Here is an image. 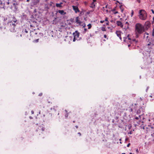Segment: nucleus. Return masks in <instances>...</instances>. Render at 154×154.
<instances>
[{"label": "nucleus", "mask_w": 154, "mask_h": 154, "mask_svg": "<svg viewBox=\"0 0 154 154\" xmlns=\"http://www.w3.org/2000/svg\"><path fill=\"white\" fill-rule=\"evenodd\" d=\"M121 140V139H119V141H120V143H121V142L120 141Z\"/></svg>", "instance_id": "obj_53"}, {"label": "nucleus", "mask_w": 154, "mask_h": 154, "mask_svg": "<svg viewBox=\"0 0 154 154\" xmlns=\"http://www.w3.org/2000/svg\"><path fill=\"white\" fill-rule=\"evenodd\" d=\"M135 33V38H138L139 37V35L140 34H139L138 33Z\"/></svg>", "instance_id": "obj_23"}, {"label": "nucleus", "mask_w": 154, "mask_h": 154, "mask_svg": "<svg viewBox=\"0 0 154 154\" xmlns=\"http://www.w3.org/2000/svg\"><path fill=\"white\" fill-rule=\"evenodd\" d=\"M116 34L117 36L119 38L120 40L122 39V38L121 37V32L119 31H117L116 32Z\"/></svg>", "instance_id": "obj_16"}, {"label": "nucleus", "mask_w": 154, "mask_h": 154, "mask_svg": "<svg viewBox=\"0 0 154 154\" xmlns=\"http://www.w3.org/2000/svg\"><path fill=\"white\" fill-rule=\"evenodd\" d=\"M95 4L94 3V2H93L91 5L90 8H95Z\"/></svg>", "instance_id": "obj_19"}, {"label": "nucleus", "mask_w": 154, "mask_h": 154, "mask_svg": "<svg viewBox=\"0 0 154 154\" xmlns=\"http://www.w3.org/2000/svg\"><path fill=\"white\" fill-rule=\"evenodd\" d=\"M83 26V27L84 28L86 26V24L85 23H84L83 25H82Z\"/></svg>", "instance_id": "obj_32"}, {"label": "nucleus", "mask_w": 154, "mask_h": 154, "mask_svg": "<svg viewBox=\"0 0 154 154\" xmlns=\"http://www.w3.org/2000/svg\"><path fill=\"white\" fill-rule=\"evenodd\" d=\"M151 48H146L145 50H142L141 52L144 56L143 58L144 59L143 65L141 67L142 69H146L149 67V64L152 62V57H150V52Z\"/></svg>", "instance_id": "obj_1"}, {"label": "nucleus", "mask_w": 154, "mask_h": 154, "mask_svg": "<svg viewBox=\"0 0 154 154\" xmlns=\"http://www.w3.org/2000/svg\"><path fill=\"white\" fill-rule=\"evenodd\" d=\"M88 29H90V28H91V24L90 23H89V24L88 25Z\"/></svg>", "instance_id": "obj_26"}, {"label": "nucleus", "mask_w": 154, "mask_h": 154, "mask_svg": "<svg viewBox=\"0 0 154 154\" xmlns=\"http://www.w3.org/2000/svg\"><path fill=\"white\" fill-rule=\"evenodd\" d=\"M105 7H103V10H105Z\"/></svg>", "instance_id": "obj_54"}, {"label": "nucleus", "mask_w": 154, "mask_h": 154, "mask_svg": "<svg viewBox=\"0 0 154 154\" xmlns=\"http://www.w3.org/2000/svg\"><path fill=\"white\" fill-rule=\"evenodd\" d=\"M104 37L105 38H106V35H104Z\"/></svg>", "instance_id": "obj_49"}, {"label": "nucleus", "mask_w": 154, "mask_h": 154, "mask_svg": "<svg viewBox=\"0 0 154 154\" xmlns=\"http://www.w3.org/2000/svg\"><path fill=\"white\" fill-rule=\"evenodd\" d=\"M132 133V131H130L129 132H128V134H131Z\"/></svg>", "instance_id": "obj_30"}, {"label": "nucleus", "mask_w": 154, "mask_h": 154, "mask_svg": "<svg viewBox=\"0 0 154 154\" xmlns=\"http://www.w3.org/2000/svg\"><path fill=\"white\" fill-rule=\"evenodd\" d=\"M72 7L73 10L76 13L80 12V10H79L78 7L77 6L72 5Z\"/></svg>", "instance_id": "obj_11"}, {"label": "nucleus", "mask_w": 154, "mask_h": 154, "mask_svg": "<svg viewBox=\"0 0 154 154\" xmlns=\"http://www.w3.org/2000/svg\"><path fill=\"white\" fill-rule=\"evenodd\" d=\"M148 35L149 33L147 32H146L144 34L143 38H145L146 41L148 40V41H149V39H148Z\"/></svg>", "instance_id": "obj_14"}, {"label": "nucleus", "mask_w": 154, "mask_h": 154, "mask_svg": "<svg viewBox=\"0 0 154 154\" xmlns=\"http://www.w3.org/2000/svg\"><path fill=\"white\" fill-rule=\"evenodd\" d=\"M129 35H128L127 37H124L123 38V40L124 42H125L126 40L128 39V40H129V42H130L131 44L134 43L135 44H136L138 42V41L136 40L135 39H131V38H129Z\"/></svg>", "instance_id": "obj_7"}, {"label": "nucleus", "mask_w": 154, "mask_h": 154, "mask_svg": "<svg viewBox=\"0 0 154 154\" xmlns=\"http://www.w3.org/2000/svg\"><path fill=\"white\" fill-rule=\"evenodd\" d=\"M21 20L20 21L21 22H22L24 20H26L28 19V17L24 13H23L20 16Z\"/></svg>", "instance_id": "obj_8"}, {"label": "nucleus", "mask_w": 154, "mask_h": 154, "mask_svg": "<svg viewBox=\"0 0 154 154\" xmlns=\"http://www.w3.org/2000/svg\"><path fill=\"white\" fill-rule=\"evenodd\" d=\"M125 24H128V26H126L125 27V30H127L128 29V25L129 24V23H128V22H127L125 23Z\"/></svg>", "instance_id": "obj_25"}, {"label": "nucleus", "mask_w": 154, "mask_h": 154, "mask_svg": "<svg viewBox=\"0 0 154 154\" xmlns=\"http://www.w3.org/2000/svg\"><path fill=\"white\" fill-rule=\"evenodd\" d=\"M18 23V21L14 17H12L11 21L7 23V25L10 28L11 32H14L16 31V29H17V25Z\"/></svg>", "instance_id": "obj_2"}, {"label": "nucleus", "mask_w": 154, "mask_h": 154, "mask_svg": "<svg viewBox=\"0 0 154 154\" xmlns=\"http://www.w3.org/2000/svg\"><path fill=\"white\" fill-rule=\"evenodd\" d=\"M131 45L130 44H128V47H130Z\"/></svg>", "instance_id": "obj_58"}, {"label": "nucleus", "mask_w": 154, "mask_h": 154, "mask_svg": "<svg viewBox=\"0 0 154 154\" xmlns=\"http://www.w3.org/2000/svg\"><path fill=\"white\" fill-rule=\"evenodd\" d=\"M73 34L75 37L78 38L79 35L80 33L77 31H76L75 32L73 33Z\"/></svg>", "instance_id": "obj_15"}, {"label": "nucleus", "mask_w": 154, "mask_h": 154, "mask_svg": "<svg viewBox=\"0 0 154 154\" xmlns=\"http://www.w3.org/2000/svg\"><path fill=\"white\" fill-rule=\"evenodd\" d=\"M13 2H12V4L13 5V6L14 7V11H17L18 10V6L19 4V3L17 2H16L15 1V0H13Z\"/></svg>", "instance_id": "obj_9"}, {"label": "nucleus", "mask_w": 154, "mask_h": 154, "mask_svg": "<svg viewBox=\"0 0 154 154\" xmlns=\"http://www.w3.org/2000/svg\"><path fill=\"white\" fill-rule=\"evenodd\" d=\"M42 95V93H40L39 94V96H41Z\"/></svg>", "instance_id": "obj_37"}, {"label": "nucleus", "mask_w": 154, "mask_h": 154, "mask_svg": "<svg viewBox=\"0 0 154 154\" xmlns=\"http://www.w3.org/2000/svg\"><path fill=\"white\" fill-rule=\"evenodd\" d=\"M87 30V29L85 28L84 29V30L82 32V33L83 34H85Z\"/></svg>", "instance_id": "obj_24"}, {"label": "nucleus", "mask_w": 154, "mask_h": 154, "mask_svg": "<svg viewBox=\"0 0 154 154\" xmlns=\"http://www.w3.org/2000/svg\"><path fill=\"white\" fill-rule=\"evenodd\" d=\"M151 44V42H149V43L147 45H148V46H149V45H150Z\"/></svg>", "instance_id": "obj_42"}, {"label": "nucleus", "mask_w": 154, "mask_h": 154, "mask_svg": "<svg viewBox=\"0 0 154 154\" xmlns=\"http://www.w3.org/2000/svg\"><path fill=\"white\" fill-rule=\"evenodd\" d=\"M78 18L79 17H76V22L77 23H79L80 25L81 22L79 20Z\"/></svg>", "instance_id": "obj_20"}, {"label": "nucleus", "mask_w": 154, "mask_h": 154, "mask_svg": "<svg viewBox=\"0 0 154 154\" xmlns=\"http://www.w3.org/2000/svg\"><path fill=\"white\" fill-rule=\"evenodd\" d=\"M29 29H20V32H19V33L18 35H17V36L21 37L22 35H26V34L28 33Z\"/></svg>", "instance_id": "obj_6"}, {"label": "nucleus", "mask_w": 154, "mask_h": 154, "mask_svg": "<svg viewBox=\"0 0 154 154\" xmlns=\"http://www.w3.org/2000/svg\"><path fill=\"white\" fill-rule=\"evenodd\" d=\"M75 127L76 128H78V126L77 125H76L75 126Z\"/></svg>", "instance_id": "obj_55"}, {"label": "nucleus", "mask_w": 154, "mask_h": 154, "mask_svg": "<svg viewBox=\"0 0 154 154\" xmlns=\"http://www.w3.org/2000/svg\"><path fill=\"white\" fill-rule=\"evenodd\" d=\"M134 14V11L133 10H132L131 11V16H133V15Z\"/></svg>", "instance_id": "obj_31"}, {"label": "nucleus", "mask_w": 154, "mask_h": 154, "mask_svg": "<svg viewBox=\"0 0 154 154\" xmlns=\"http://www.w3.org/2000/svg\"><path fill=\"white\" fill-rule=\"evenodd\" d=\"M152 32H154V28L152 30Z\"/></svg>", "instance_id": "obj_61"}, {"label": "nucleus", "mask_w": 154, "mask_h": 154, "mask_svg": "<svg viewBox=\"0 0 154 154\" xmlns=\"http://www.w3.org/2000/svg\"><path fill=\"white\" fill-rule=\"evenodd\" d=\"M30 1V0H26V2H29V1Z\"/></svg>", "instance_id": "obj_59"}, {"label": "nucleus", "mask_w": 154, "mask_h": 154, "mask_svg": "<svg viewBox=\"0 0 154 154\" xmlns=\"http://www.w3.org/2000/svg\"><path fill=\"white\" fill-rule=\"evenodd\" d=\"M136 151L137 152H138V149H137L136 150Z\"/></svg>", "instance_id": "obj_60"}, {"label": "nucleus", "mask_w": 154, "mask_h": 154, "mask_svg": "<svg viewBox=\"0 0 154 154\" xmlns=\"http://www.w3.org/2000/svg\"><path fill=\"white\" fill-rule=\"evenodd\" d=\"M133 111V109L132 108H131L130 109V112H132Z\"/></svg>", "instance_id": "obj_40"}, {"label": "nucleus", "mask_w": 154, "mask_h": 154, "mask_svg": "<svg viewBox=\"0 0 154 154\" xmlns=\"http://www.w3.org/2000/svg\"><path fill=\"white\" fill-rule=\"evenodd\" d=\"M11 0H8L7 1L5 2H4V4H3V5H8L9 4H11L12 3Z\"/></svg>", "instance_id": "obj_18"}, {"label": "nucleus", "mask_w": 154, "mask_h": 154, "mask_svg": "<svg viewBox=\"0 0 154 154\" xmlns=\"http://www.w3.org/2000/svg\"><path fill=\"white\" fill-rule=\"evenodd\" d=\"M137 2L139 3H140V0H137Z\"/></svg>", "instance_id": "obj_43"}, {"label": "nucleus", "mask_w": 154, "mask_h": 154, "mask_svg": "<svg viewBox=\"0 0 154 154\" xmlns=\"http://www.w3.org/2000/svg\"><path fill=\"white\" fill-rule=\"evenodd\" d=\"M104 21H105L104 20H101L100 21V23H103Z\"/></svg>", "instance_id": "obj_35"}, {"label": "nucleus", "mask_w": 154, "mask_h": 154, "mask_svg": "<svg viewBox=\"0 0 154 154\" xmlns=\"http://www.w3.org/2000/svg\"><path fill=\"white\" fill-rule=\"evenodd\" d=\"M105 21H106V22H108V21H109L108 20V18L107 17H106L105 19V20H104Z\"/></svg>", "instance_id": "obj_34"}, {"label": "nucleus", "mask_w": 154, "mask_h": 154, "mask_svg": "<svg viewBox=\"0 0 154 154\" xmlns=\"http://www.w3.org/2000/svg\"><path fill=\"white\" fill-rule=\"evenodd\" d=\"M78 134H79L80 136H81V134L80 132L78 133Z\"/></svg>", "instance_id": "obj_38"}, {"label": "nucleus", "mask_w": 154, "mask_h": 154, "mask_svg": "<svg viewBox=\"0 0 154 154\" xmlns=\"http://www.w3.org/2000/svg\"><path fill=\"white\" fill-rule=\"evenodd\" d=\"M152 35L153 36H154V32H152Z\"/></svg>", "instance_id": "obj_52"}, {"label": "nucleus", "mask_w": 154, "mask_h": 154, "mask_svg": "<svg viewBox=\"0 0 154 154\" xmlns=\"http://www.w3.org/2000/svg\"><path fill=\"white\" fill-rule=\"evenodd\" d=\"M118 13V11H116V12H114V14H117V13Z\"/></svg>", "instance_id": "obj_44"}, {"label": "nucleus", "mask_w": 154, "mask_h": 154, "mask_svg": "<svg viewBox=\"0 0 154 154\" xmlns=\"http://www.w3.org/2000/svg\"><path fill=\"white\" fill-rule=\"evenodd\" d=\"M39 40V39H37L35 40V41L36 42H38V41Z\"/></svg>", "instance_id": "obj_47"}, {"label": "nucleus", "mask_w": 154, "mask_h": 154, "mask_svg": "<svg viewBox=\"0 0 154 154\" xmlns=\"http://www.w3.org/2000/svg\"><path fill=\"white\" fill-rule=\"evenodd\" d=\"M109 23V21L107 22L106 23V25H108Z\"/></svg>", "instance_id": "obj_39"}, {"label": "nucleus", "mask_w": 154, "mask_h": 154, "mask_svg": "<svg viewBox=\"0 0 154 154\" xmlns=\"http://www.w3.org/2000/svg\"><path fill=\"white\" fill-rule=\"evenodd\" d=\"M51 110H52V109H54L55 111H56L55 110V109L54 108H51V109H50Z\"/></svg>", "instance_id": "obj_46"}, {"label": "nucleus", "mask_w": 154, "mask_h": 154, "mask_svg": "<svg viewBox=\"0 0 154 154\" xmlns=\"http://www.w3.org/2000/svg\"><path fill=\"white\" fill-rule=\"evenodd\" d=\"M38 129V130H37V131L40 132L41 131H44L45 129V128L42 126H39Z\"/></svg>", "instance_id": "obj_12"}, {"label": "nucleus", "mask_w": 154, "mask_h": 154, "mask_svg": "<svg viewBox=\"0 0 154 154\" xmlns=\"http://www.w3.org/2000/svg\"><path fill=\"white\" fill-rule=\"evenodd\" d=\"M68 113H67L65 115V117L66 118H67L68 116Z\"/></svg>", "instance_id": "obj_29"}, {"label": "nucleus", "mask_w": 154, "mask_h": 154, "mask_svg": "<svg viewBox=\"0 0 154 154\" xmlns=\"http://www.w3.org/2000/svg\"><path fill=\"white\" fill-rule=\"evenodd\" d=\"M150 24V22L149 21H147L145 23L143 26L145 28L146 30H147L148 28L149 27Z\"/></svg>", "instance_id": "obj_10"}, {"label": "nucleus", "mask_w": 154, "mask_h": 154, "mask_svg": "<svg viewBox=\"0 0 154 154\" xmlns=\"http://www.w3.org/2000/svg\"><path fill=\"white\" fill-rule=\"evenodd\" d=\"M130 145H127V147H129V146Z\"/></svg>", "instance_id": "obj_62"}, {"label": "nucleus", "mask_w": 154, "mask_h": 154, "mask_svg": "<svg viewBox=\"0 0 154 154\" xmlns=\"http://www.w3.org/2000/svg\"><path fill=\"white\" fill-rule=\"evenodd\" d=\"M101 30L103 31H106V29L105 27H102L101 28Z\"/></svg>", "instance_id": "obj_27"}, {"label": "nucleus", "mask_w": 154, "mask_h": 154, "mask_svg": "<svg viewBox=\"0 0 154 154\" xmlns=\"http://www.w3.org/2000/svg\"><path fill=\"white\" fill-rule=\"evenodd\" d=\"M77 37H75L74 36V38L73 39V42H75V40H76V39H77Z\"/></svg>", "instance_id": "obj_28"}, {"label": "nucleus", "mask_w": 154, "mask_h": 154, "mask_svg": "<svg viewBox=\"0 0 154 154\" xmlns=\"http://www.w3.org/2000/svg\"><path fill=\"white\" fill-rule=\"evenodd\" d=\"M40 0H30V2L29 5L30 8H32L33 7L37 6L38 5Z\"/></svg>", "instance_id": "obj_5"}, {"label": "nucleus", "mask_w": 154, "mask_h": 154, "mask_svg": "<svg viewBox=\"0 0 154 154\" xmlns=\"http://www.w3.org/2000/svg\"><path fill=\"white\" fill-rule=\"evenodd\" d=\"M114 121H115V120H114V119H112V123H114Z\"/></svg>", "instance_id": "obj_50"}, {"label": "nucleus", "mask_w": 154, "mask_h": 154, "mask_svg": "<svg viewBox=\"0 0 154 154\" xmlns=\"http://www.w3.org/2000/svg\"><path fill=\"white\" fill-rule=\"evenodd\" d=\"M151 11H152V13L153 14H154V11L152 9V10H151Z\"/></svg>", "instance_id": "obj_41"}, {"label": "nucleus", "mask_w": 154, "mask_h": 154, "mask_svg": "<svg viewBox=\"0 0 154 154\" xmlns=\"http://www.w3.org/2000/svg\"><path fill=\"white\" fill-rule=\"evenodd\" d=\"M7 20V18H6L5 17L4 18V20L5 21V20Z\"/></svg>", "instance_id": "obj_45"}, {"label": "nucleus", "mask_w": 154, "mask_h": 154, "mask_svg": "<svg viewBox=\"0 0 154 154\" xmlns=\"http://www.w3.org/2000/svg\"><path fill=\"white\" fill-rule=\"evenodd\" d=\"M110 22H112H112H114V21L113 20H111L110 21Z\"/></svg>", "instance_id": "obj_48"}, {"label": "nucleus", "mask_w": 154, "mask_h": 154, "mask_svg": "<svg viewBox=\"0 0 154 154\" xmlns=\"http://www.w3.org/2000/svg\"><path fill=\"white\" fill-rule=\"evenodd\" d=\"M129 154H133V153H132L130 152V153Z\"/></svg>", "instance_id": "obj_64"}, {"label": "nucleus", "mask_w": 154, "mask_h": 154, "mask_svg": "<svg viewBox=\"0 0 154 154\" xmlns=\"http://www.w3.org/2000/svg\"><path fill=\"white\" fill-rule=\"evenodd\" d=\"M146 31L144 26L140 23L136 24L135 27V33L141 34Z\"/></svg>", "instance_id": "obj_3"}, {"label": "nucleus", "mask_w": 154, "mask_h": 154, "mask_svg": "<svg viewBox=\"0 0 154 154\" xmlns=\"http://www.w3.org/2000/svg\"><path fill=\"white\" fill-rule=\"evenodd\" d=\"M135 119H136V120H138V119H139V117H135Z\"/></svg>", "instance_id": "obj_36"}, {"label": "nucleus", "mask_w": 154, "mask_h": 154, "mask_svg": "<svg viewBox=\"0 0 154 154\" xmlns=\"http://www.w3.org/2000/svg\"><path fill=\"white\" fill-rule=\"evenodd\" d=\"M93 2H96V0H93Z\"/></svg>", "instance_id": "obj_56"}, {"label": "nucleus", "mask_w": 154, "mask_h": 154, "mask_svg": "<svg viewBox=\"0 0 154 154\" xmlns=\"http://www.w3.org/2000/svg\"><path fill=\"white\" fill-rule=\"evenodd\" d=\"M105 8H110V7H109L108 6V5H106V6H105Z\"/></svg>", "instance_id": "obj_33"}, {"label": "nucleus", "mask_w": 154, "mask_h": 154, "mask_svg": "<svg viewBox=\"0 0 154 154\" xmlns=\"http://www.w3.org/2000/svg\"><path fill=\"white\" fill-rule=\"evenodd\" d=\"M65 111L66 112V113H67V110H66H66H65Z\"/></svg>", "instance_id": "obj_57"}, {"label": "nucleus", "mask_w": 154, "mask_h": 154, "mask_svg": "<svg viewBox=\"0 0 154 154\" xmlns=\"http://www.w3.org/2000/svg\"><path fill=\"white\" fill-rule=\"evenodd\" d=\"M58 12L62 15H64L66 14V12L63 10H59L58 11Z\"/></svg>", "instance_id": "obj_17"}, {"label": "nucleus", "mask_w": 154, "mask_h": 154, "mask_svg": "<svg viewBox=\"0 0 154 154\" xmlns=\"http://www.w3.org/2000/svg\"><path fill=\"white\" fill-rule=\"evenodd\" d=\"M63 4L62 2H60V3H57L56 4V6L57 7L61 8L62 7L61 5Z\"/></svg>", "instance_id": "obj_21"}, {"label": "nucleus", "mask_w": 154, "mask_h": 154, "mask_svg": "<svg viewBox=\"0 0 154 154\" xmlns=\"http://www.w3.org/2000/svg\"><path fill=\"white\" fill-rule=\"evenodd\" d=\"M49 8L47 4H45V6L44 10L45 11H48Z\"/></svg>", "instance_id": "obj_22"}, {"label": "nucleus", "mask_w": 154, "mask_h": 154, "mask_svg": "<svg viewBox=\"0 0 154 154\" xmlns=\"http://www.w3.org/2000/svg\"><path fill=\"white\" fill-rule=\"evenodd\" d=\"M31 113L32 114H33L34 113V111H32Z\"/></svg>", "instance_id": "obj_51"}, {"label": "nucleus", "mask_w": 154, "mask_h": 154, "mask_svg": "<svg viewBox=\"0 0 154 154\" xmlns=\"http://www.w3.org/2000/svg\"><path fill=\"white\" fill-rule=\"evenodd\" d=\"M139 17L142 20H145L147 17V14L146 12L143 10H140L139 13Z\"/></svg>", "instance_id": "obj_4"}, {"label": "nucleus", "mask_w": 154, "mask_h": 154, "mask_svg": "<svg viewBox=\"0 0 154 154\" xmlns=\"http://www.w3.org/2000/svg\"><path fill=\"white\" fill-rule=\"evenodd\" d=\"M116 24L117 26H120L121 28H123V26L122 23L120 21H116Z\"/></svg>", "instance_id": "obj_13"}, {"label": "nucleus", "mask_w": 154, "mask_h": 154, "mask_svg": "<svg viewBox=\"0 0 154 154\" xmlns=\"http://www.w3.org/2000/svg\"><path fill=\"white\" fill-rule=\"evenodd\" d=\"M149 97H152V95H150V96H149Z\"/></svg>", "instance_id": "obj_63"}]
</instances>
